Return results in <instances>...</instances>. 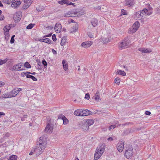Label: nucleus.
I'll list each match as a JSON object with an SVG mask.
<instances>
[{"label":"nucleus","instance_id":"1","mask_svg":"<svg viewBox=\"0 0 160 160\" xmlns=\"http://www.w3.org/2000/svg\"><path fill=\"white\" fill-rule=\"evenodd\" d=\"M133 151L132 146L128 145L125 149L124 155L126 158L128 159H131L132 157Z\"/></svg>","mask_w":160,"mask_h":160},{"label":"nucleus","instance_id":"2","mask_svg":"<svg viewBox=\"0 0 160 160\" xmlns=\"http://www.w3.org/2000/svg\"><path fill=\"white\" fill-rule=\"evenodd\" d=\"M38 145H37L39 146V147L43 148H45L46 147L47 142L45 138L43 137H40L38 141Z\"/></svg>","mask_w":160,"mask_h":160},{"label":"nucleus","instance_id":"3","mask_svg":"<svg viewBox=\"0 0 160 160\" xmlns=\"http://www.w3.org/2000/svg\"><path fill=\"white\" fill-rule=\"evenodd\" d=\"M44 149L45 148H43L39 147V146L37 145L33 150V151L36 153V156H39L42 153Z\"/></svg>","mask_w":160,"mask_h":160},{"label":"nucleus","instance_id":"4","mask_svg":"<svg viewBox=\"0 0 160 160\" xmlns=\"http://www.w3.org/2000/svg\"><path fill=\"white\" fill-rule=\"evenodd\" d=\"M139 25L140 24L138 21H137L135 22L133 24V27H134L132 28H131L129 30L130 31H129V32L132 33L136 32L139 27Z\"/></svg>","mask_w":160,"mask_h":160},{"label":"nucleus","instance_id":"5","mask_svg":"<svg viewBox=\"0 0 160 160\" xmlns=\"http://www.w3.org/2000/svg\"><path fill=\"white\" fill-rule=\"evenodd\" d=\"M124 143L123 142L119 141L117 144V148L119 152H122L124 149Z\"/></svg>","mask_w":160,"mask_h":160},{"label":"nucleus","instance_id":"6","mask_svg":"<svg viewBox=\"0 0 160 160\" xmlns=\"http://www.w3.org/2000/svg\"><path fill=\"white\" fill-rule=\"evenodd\" d=\"M53 129L52 125L50 123H48L44 130L45 132L48 133H52Z\"/></svg>","mask_w":160,"mask_h":160},{"label":"nucleus","instance_id":"7","mask_svg":"<svg viewBox=\"0 0 160 160\" xmlns=\"http://www.w3.org/2000/svg\"><path fill=\"white\" fill-rule=\"evenodd\" d=\"M21 90V88H15L10 92V94L12 95V97H15L19 93V91Z\"/></svg>","mask_w":160,"mask_h":160},{"label":"nucleus","instance_id":"8","mask_svg":"<svg viewBox=\"0 0 160 160\" xmlns=\"http://www.w3.org/2000/svg\"><path fill=\"white\" fill-rule=\"evenodd\" d=\"M135 4L134 0H126L124 1V5L125 6H128V7H132Z\"/></svg>","mask_w":160,"mask_h":160},{"label":"nucleus","instance_id":"9","mask_svg":"<svg viewBox=\"0 0 160 160\" xmlns=\"http://www.w3.org/2000/svg\"><path fill=\"white\" fill-rule=\"evenodd\" d=\"M62 28L61 24L59 22H57L55 25L54 29L57 33H59L61 31Z\"/></svg>","mask_w":160,"mask_h":160},{"label":"nucleus","instance_id":"10","mask_svg":"<svg viewBox=\"0 0 160 160\" xmlns=\"http://www.w3.org/2000/svg\"><path fill=\"white\" fill-rule=\"evenodd\" d=\"M93 43L92 41L85 42L82 43L81 46L84 48H87L92 45Z\"/></svg>","mask_w":160,"mask_h":160},{"label":"nucleus","instance_id":"11","mask_svg":"<svg viewBox=\"0 0 160 160\" xmlns=\"http://www.w3.org/2000/svg\"><path fill=\"white\" fill-rule=\"evenodd\" d=\"M81 112L82 116H85L90 115L91 113L92 112L87 109H85V110L81 109Z\"/></svg>","mask_w":160,"mask_h":160},{"label":"nucleus","instance_id":"12","mask_svg":"<svg viewBox=\"0 0 160 160\" xmlns=\"http://www.w3.org/2000/svg\"><path fill=\"white\" fill-rule=\"evenodd\" d=\"M22 16L20 13H16L14 16L13 18L16 22H18L21 19Z\"/></svg>","mask_w":160,"mask_h":160},{"label":"nucleus","instance_id":"13","mask_svg":"<svg viewBox=\"0 0 160 160\" xmlns=\"http://www.w3.org/2000/svg\"><path fill=\"white\" fill-rule=\"evenodd\" d=\"M102 154V152L98 151V149H96V152L94 156V159L96 160H98Z\"/></svg>","mask_w":160,"mask_h":160},{"label":"nucleus","instance_id":"14","mask_svg":"<svg viewBox=\"0 0 160 160\" xmlns=\"http://www.w3.org/2000/svg\"><path fill=\"white\" fill-rule=\"evenodd\" d=\"M138 50L143 53H150L152 52V50L150 49L144 48H139Z\"/></svg>","mask_w":160,"mask_h":160},{"label":"nucleus","instance_id":"15","mask_svg":"<svg viewBox=\"0 0 160 160\" xmlns=\"http://www.w3.org/2000/svg\"><path fill=\"white\" fill-rule=\"evenodd\" d=\"M21 3V2L20 1H14L12 2L11 4V6L12 8H16L18 6H19Z\"/></svg>","mask_w":160,"mask_h":160},{"label":"nucleus","instance_id":"16","mask_svg":"<svg viewBox=\"0 0 160 160\" xmlns=\"http://www.w3.org/2000/svg\"><path fill=\"white\" fill-rule=\"evenodd\" d=\"M128 43H124V42H122L119 46V48L121 50L126 48L128 47Z\"/></svg>","mask_w":160,"mask_h":160},{"label":"nucleus","instance_id":"17","mask_svg":"<svg viewBox=\"0 0 160 160\" xmlns=\"http://www.w3.org/2000/svg\"><path fill=\"white\" fill-rule=\"evenodd\" d=\"M88 125H87L85 122L81 126V128L83 131H88L89 129Z\"/></svg>","mask_w":160,"mask_h":160},{"label":"nucleus","instance_id":"18","mask_svg":"<svg viewBox=\"0 0 160 160\" xmlns=\"http://www.w3.org/2000/svg\"><path fill=\"white\" fill-rule=\"evenodd\" d=\"M74 14L77 16H79L81 15H83L84 13V10H81L78 11L73 12Z\"/></svg>","mask_w":160,"mask_h":160},{"label":"nucleus","instance_id":"19","mask_svg":"<svg viewBox=\"0 0 160 160\" xmlns=\"http://www.w3.org/2000/svg\"><path fill=\"white\" fill-rule=\"evenodd\" d=\"M105 148V145L104 144H102L99 146V147H98L97 149H98V151L102 153H103L104 151Z\"/></svg>","mask_w":160,"mask_h":160},{"label":"nucleus","instance_id":"20","mask_svg":"<svg viewBox=\"0 0 160 160\" xmlns=\"http://www.w3.org/2000/svg\"><path fill=\"white\" fill-rule=\"evenodd\" d=\"M74 114L77 116H82L81 109H77L74 112Z\"/></svg>","mask_w":160,"mask_h":160},{"label":"nucleus","instance_id":"21","mask_svg":"<svg viewBox=\"0 0 160 160\" xmlns=\"http://www.w3.org/2000/svg\"><path fill=\"white\" fill-rule=\"evenodd\" d=\"M85 122L88 125V126L93 124L94 122V121L93 119H87L86 121Z\"/></svg>","mask_w":160,"mask_h":160},{"label":"nucleus","instance_id":"22","mask_svg":"<svg viewBox=\"0 0 160 160\" xmlns=\"http://www.w3.org/2000/svg\"><path fill=\"white\" fill-rule=\"evenodd\" d=\"M92 25L93 27H95L98 24V21L97 19L93 18L91 21Z\"/></svg>","mask_w":160,"mask_h":160},{"label":"nucleus","instance_id":"23","mask_svg":"<svg viewBox=\"0 0 160 160\" xmlns=\"http://www.w3.org/2000/svg\"><path fill=\"white\" fill-rule=\"evenodd\" d=\"M24 68L23 67L22 68H21L20 66H19L18 64L14 65L13 67V69L15 70H24Z\"/></svg>","mask_w":160,"mask_h":160},{"label":"nucleus","instance_id":"24","mask_svg":"<svg viewBox=\"0 0 160 160\" xmlns=\"http://www.w3.org/2000/svg\"><path fill=\"white\" fill-rule=\"evenodd\" d=\"M148 12V9L146 8H144L142 10L139 11V12L141 13L140 14L141 15V16L142 17H143L145 14H146L147 13V12Z\"/></svg>","mask_w":160,"mask_h":160},{"label":"nucleus","instance_id":"25","mask_svg":"<svg viewBox=\"0 0 160 160\" xmlns=\"http://www.w3.org/2000/svg\"><path fill=\"white\" fill-rule=\"evenodd\" d=\"M78 23H76L74 26L72 28V32H75L76 31H77L78 30Z\"/></svg>","mask_w":160,"mask_h":160},{"label":"nucleus","instance_id":"26","mask_svg":"<svg viewBox=\"0 0 160 160\" xmlns=\"http://www.w3.org/2000/svg\"><path fill=\"white\" fill-rule=\"evenodd\" d=\"M67 40L66 37H63L62 38V39L61 42L60 44L61 46L64 45L66 42Z\"/></svg>","mask_w":160,"mask_h":160},{"label":"nucleus","instance_id":"27","mask_svg":"<svg viewBox=\"0 0 160 160\" xmlns=\"http://www.w3.org/2000/svg\"><path fill=\"white\" fill-rule=\"evenodd\" d=\"M26 78L32 79L33 81H36L37 80V78L34 76L29 74H27L26 75Z\"/></svg>","mask_w":160,"mask_h":160},{"label":"nucleus","instance_id":"28","mask_svg":"<svg viewBox=\"0 0 160 160\" xmlns=\"http://www.w3.org/2000/svg\"><path fill=\"white\" fill-rule=\"evenodd\" d=\"M100 96L99 92H97L95 95V99L97 102H98L100 99Z\"/></svg>","mask_w":160,"mask_h":160},{"label":"nucleus","instance_id":"29","mask_svg":"<svg viewBox=\"0 0 160 160\" xmlns=\"http://www.w3.org/2000/svg\"><path fill=\"white\" fill-rule=\"evenodd\" d=\"M117 73L123 76H125L126 75V72L124 71L119 70H118Z\"/></svg>","mask_w":160,"mask_h":160},{"label":"nucleus","instance_id":"30","mask_svg":"<svg viewBox=\"0 0 160 160\" xmlns=\"http://www.w3.org/2000/svg\"><path fill=\"white\" fill-rule=\"evenodd\" d=\"M18 158V157L15 155H12L11 156H10L9 158L8 159V160H17Z\"/></svg>","mask_w":160,"mask_h":160},{"label":"nucleus","instance_id":"31","mask_svg":"<svg viewBox=\"0 0 160 160\" xmlns=\"http://www.w3.org/2000/svg\"><path fill=\"white\" fill-rule=\"evenodd\" d=\"M68 1V0H62L59 1L58 3L61 5L67 4V5Z\"/></svg>","mask_w":160,"mask_h":160},{"label":"nucleus","instance_id":"32","mask_svg":"<svg viewBox=\"0 0 160 160\" xmlns=\"http://www.w3.org/2000/svg\"><path fill=\"white\" fill-rule=\"evenodd\" d=\"M12 95L10 94V92H8L3 94V98H12Z\"/></svg>","mask_w":160,"mask_h":160},{"label":"nucleus","instance_id":"33","mask_svg":"<svg viewBox=\"0 0 160 160\" xmlns=\"http://www.w3.org/2000/svg\"><path fill=\"white\" fill-rule=\"evenodd\" d=\"M44 42L48 43L50 44L52 43V41L48 38H46V37L44 38Z\"/></svg>","mask_w":160,"mask_h":160},{"label":"nucleus","instance_id":"34","mask_svg":"<svg viewBox=\"0 0 160 160\" xmlns=\"http://www.w3.org/2000/svg\"><path fill=\"white\" fill-rule=\"evenodd\" d=\"M4 34L5 36V37L6 40H8L9 38V32H6L4 31Z\"/></svg>","mask_w":160,"mask_h":160},{"label":"nucleus","instance_id":"35","mask_svg":"<svg viewBox=\"0 0 160 160\" xmlns=\"http://www.w3.org/2000/svg\"><path fill=\"white\" fill-rule=\"evenodd\" d=\"M103 43L104 44H106L110 41V40L108 38H102Z\"/></svg>","mask_w":160,"mask_h":160},{"label":"nucleus","instance_id":"36","mask_svg":"<svg viewBox=\"0 0 160 160\" xmlns=\"http://www.w3.org/2000/svg\"><path fill=\"white\" fill-rule=\"evenodd\" d=\"M11 29V27H10L9 25L5 26L3 30L4 31L9 32V30Z\"/></svg>","mask_w":160,"mask_h":160},{"label":"nucleus","instance_id":"37","mask_svg":"<svg viewBox=\"0 0 160 160\" xmlns=\"http://www.w3.org/2000/svg\"><path fill=\"white\" fill-rule=\"evenodd\" d=\"M63 121V124H66L68 122V120L67 118L65 116L63 117V118L62 119Z\"/></svg>","mask_w":160,"mask_h":160},{"label":"nucleus","instance_id":"38","mask_svg":"<svg viewBox=\"0 0 160 160\" xmlns=\"http://www.w3.org/2000/svg\"><path fill=\"white\" fill-rule=\"evenodd\" d=\"M8 59L6 58L4 60L0 59V65L5 64L7 62Z\"/></svg>","mask_w":160,"mask_h":160},{"label":"nucleus","instance_id":"39","mask_svg":"<svg viewBox=\"0 0 160 160\" xmlns=\"http://www.w3.org/2000/svg\"><path fill=\"white\" fill-rule=\"evenodd\" d=\"M141 13L139 12V11L136 12L135 14V18H139L141 16Z\"/></svg>","mask_w":160,"mask_h":160},{"label":"nucleus","instance_id":"40","mask_svg":"<svg viewBox=\"0 0 160 160\" xmlns=\"http://www.w3.org/2000/svg\"><path fill=\"white\" fill-rule=\"evenodd\" d=\"M42 63L43 65V66L44 68H46L47 66V63L44 59H43L42 60Z\"/></svg>","mask_w":160,"mask_h":160},{"label":"nucleus","instance_id":"41","mask_svg":"<svg viewBox=\"0 0 160 160\" xmlns=\"http://www.w3.org/2000/svg\"><path fill=\"white\" fill-rule=\"evenodd\" d=\"M24 67L26 68H31V65L29 64V63L28 62H26L25 63H24Z\"/></svg>","mask_w":160,"mask_h":160},{"label":"nucleus","instance_id":"42","mask_svg":"<svg viewBox=\"0 0 160 160\" xmlns=\"http://www.w3.org/2000/svg\"><path fill=\"white\" fill-rule=\"evenodd\" d=\"M34 24L32 23L29 24L26 27V28L28 29H32L34 26Z\"/></svg>","mask_w":160,"mask_h":160},{"label":"nucleus","instance_id":"43","mask_svg":"<svg viewBox=\"0 0 160 160\" xmlns=\"http://www.w3.org/2000/svg\"><path fill=\"white\" fill-rule=\"evenodd\" d=\"M27 4V5H25L24 6V9H27V8H28L29 6L31 5V2H28V3H26V4Z\"/></svg>","mask_w":160,"mask_h":160},{"label":"nucleus","instance_id":"44","mask_svg":"<svg viewBox=\"0 0 160 160\" xmlns=\"http://www.w3.org/2000/svg\"><path fill=\"white\" fill-rule=\"evenodd\" d=\"M133 124V123L132 122H128L125 123L124 124H122L121 125L122 127H124L126 125H132Z\"/></svg>","mask_w":160,"mask_h":160},{"label":"nucleus","instance_id":"45","mask_svg":"<svg viewBox=\"0 0 160 160\" xmlns=\"http://www.w3.org/2000/svg\"><path fill=\"white\" fill-rule=\"evenodd\" d=\"M38 69L39 70H42V67L41 65V63L40 62L38 63Z\"/></svg>","mask_w":160,"mask_h":160},{"label":"nucleus","instance_id":"46","mask_svg":"<svg viewBox=\"0 0 160 160\" xmlns=\"http://www.w3.org/2000/svg\"><path fill=\"white\" fill-rule=\"evenodd\" d=\"M71 13L70 12H68L67 13H66L64 14V16L66 17H71Z\"/></svg>","mask_w":160,"mask_h":160},{"label":"nucleus","instance_id":"47","mask_svg":"<svg viewBox=\"0 0 160 160\" xmlns=\"http://www.w3.org/2000/svg\"><path fill=\"white\" fill-rule=\"evenodd\" d=\"M68 3L67 5H72L74 7H75L76 6V5H75V4L74 3H72L69 0H68Z\"/></svg>","mask_w":160,"mask_h":160},{"label":"nucleus","instance_id":"48","mask_svg":"<svg viewBox=\"0 0 160 160\" xmlns=\"http://www.w3.org/2000/svg\"><path fill=\"white\" fill-rule=\"evenodd\" d=\"M120 81V80L118 78H117L115 79V82L116 83H119Z\"/></svg>","mask_w":160,"mask_h":160},{"label":"nucleus","instance_id":"49","mask_svg":"<svg viewBox=\"0 0 160 160\" xmlns=\"http://www.w3.org/2000/svg\"><path fill=\"white\" fill-rule=\"evenodd\" d=\"M52 39L54 42H55L57 40V38H56V35L53 34L52 36Z\"/></svg>","mask_w":160,"mask_h":160},{"label":"nucleus","instance_id":"50","mask_svg":"<svg viewBox=\"0 0 160 160\" xmlns=\"http://www.w3.org/2000/svg\"><path fill=\"white\" fill-rule=\"evenodd\" d=\"M63 66V69L67 71L68 69V65L67 63H66L65 64H64Z\"/></svg>","mask_w":160,"mask_h":160},{"label":"nucleus","instance_id":"51","mask_svg":"<svg viewBox=\"0 0 160 160\" xmlns=\"http://www.w3.org/2000/svg\"><path fill=\"white\" fill-rule=\"evenodd\" d=\"M116 127V125H111L110 126H109L108 127V129L109 130H111L112 128H114Z\"/></svg>","mask_w":160,"mask_h":160},{"label":"nucleus","instance_id":"52","mask_svg":"<svg viewBox=\"0 0 160 160\" xmlns=\"http://www.w3.org/2000/svg\"><path fill=\"white\" fill-rule=\"evenodd\" d=\"M85 98L87 100H89L90 98V95L88 93H87L86 94Z\"/></svg>","mask_w":160,"mask_h":160},{"label":"nucleus","instance_id":"53","mask_svg":"<svg viewBox=\"0 0 160 160\" xmlns=\"http://www.w3.org/2000/svg\"><path fill=\"white\" fill-rule=\"evenodd\" d=\"M121 13L123 15H125L127 14V12L124 9H122L121 10Z\"/></svg>","mask_w":160,"mask_h":160},{"label":"nucleus","instance_id":"54","mask_svg":"<svg viewBox=\"0 0 160 160\" xmlns=\"http://www.w3.org/2000/svg\"><path fill=\"white\" fill-rule=\"evenodd\" d=\"M88 36L90 38H93V34L91 32H89L88 33Z\"/></svg>","mask_w":160,"mask_h":160},{"label":"nucleus","instance_id":"55","mask_svg":"<svg viewBox=\"0 0 160 160\" xmlns=\"http://www.w3.org/2000/svg\"><path fill=\"white\" fill-rule=\"evenodd\" d=\"M52 33H49L48 35H45L44 36H43V38H44L45 37H51L52 36Z\"/></svg>","mask_w":160,"mask_h":160},{"label":"nucleus","instance_id":"56","mask_svg":"<svg viewBox=\"0 0 160 160\" xmlns=\"http://www.w3.org/2000/svg\"><path fill=\"white\" fill-rule=\"evenodd\" d=\"M47 30H52L53 28V27L52 26H49L46 27Z\"/></svg>","mask_w":160,"mask_h":160},{"label":"nucleus","instance_id":"57","mask_svg":"<svg viewBox=\"0 0 160 160\" xmlns=\"http://www.w3.org/2000/svg\"><path fill=\"white\" fill-rule=\"evenodd\" d=\"M128 38L126 37L124 38V39L123 40L122 42H124V43H128L127 42H128Z\"/></svg>","mask_w":160,"mask_h":160},{"label":"nucleus","instance_id":"58","mask_svg":"<svg viewBox=\"0 0 160 160\" xmlns=\"http://www.w3.org/2000/svg\"><path fill=\"white\" fill-rule=\"evenodd\" d=\"M156 9L158 13H160V6L158 7L157 8H156Z\"/></svg>","mask_w":160,"mask_h":160},{"label":"nucleus","instance_id":"59","mask_svg":"<svg viewBox=\"0 0 160 160\" xmlns=\"http://www.w3.org/2000/svg\"><path fill=\"white\" fill-rule=\"evenodd\" d=\"M27 75L26 72H22L21 73V76L22 77H24L25 76H26Z\"/></svg>","mask_w":160,"mask_h":160},{"label":"nucleus","instance_id":"60","mask_svg":"<svg viewBox=\"0 0 160 160\" xmlns=\"http://www.w3.org/2000/svg\"><path fill=\"white\" fill-rule=\"evenodd\" d=\"M63 117H65L64 115L61 114H60L59 115H58V118L59 119H62V118H63Z\"/></svg>","mask_w":160,"mask_h":160},{"label":"nucleus","instance_id":"61","mask_svg":"<svg viewBox=\"0 0 160 160\" xmlns=\"http://www.w3.org/2000/svg\"><path fill=\"white\" fill-rule=\"evenodd\" d=\"M4 19V16L2 15H0V20H2Z\"/></svg>","mask_w":160,"mask_h":160},{"label":"nucleus","instance_id":"62","mask_svg":"<svg viewBox=\"0 0 160 160\" xmlns=\"http://www.w3.org/2000/svg\"><path fill=\"white\" fill-rule=\"evenodd\" d=\"M145 114L146 115H149L151 114V112L150 111H146L145 112Z\"/></svg>","mask_w":160,"mask_h":160},{"label":"nucleus","instance_id":"63","mask_svg":"<svg viewBox=\"0 0 160 160\" xmlns=\"http://www.w3.org/2000/svg\"><path fill=\"white\" fill-rule=\"evenodd\" d=\"M14 41H15V40H14V38H11V39L10 40V41L11 43L12 44V43H13L14 42Z\"/></svg>","mask_w":160,"mask_h":160},{"label":"nucleus","instance_id":"64","mask_svg":"<svg viewBox=\"0 0 160 160\" xmlns=\"http://www.w3.org/2000/svg\"><path fill=\"white\" fill-rule=\"evenodd\" d=\"M52 51L54 54H57L56 51L54 50L53 49H52Z\"/></svg>","mask_w":160,"mask_h":160}]
</instances>
